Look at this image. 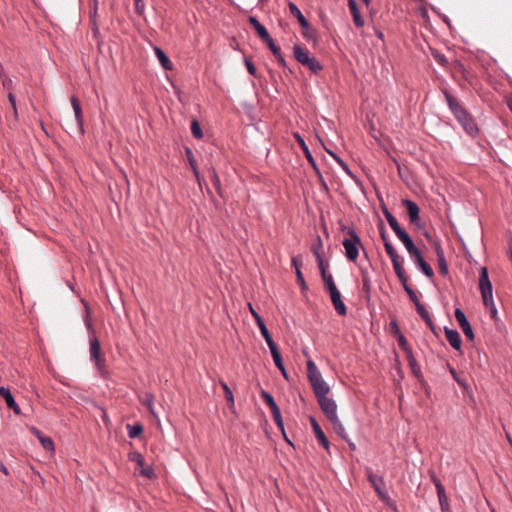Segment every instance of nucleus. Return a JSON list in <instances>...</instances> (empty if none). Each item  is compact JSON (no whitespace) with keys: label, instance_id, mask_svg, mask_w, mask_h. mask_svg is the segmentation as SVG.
Returning <instances> with one entry per match:
<instances>
[{"label":"nucleus","instance_id":"obj_20","mask_svg":"<svg viewBox=\"0 0 512 512\" xmlns=\"http://www.w3.org/2000/svg\"><path fill=\"white\" fill-rule=\"evenodd\" d=\"M251 26L255 29L257 35L266 42L268 39L271 38L270 34L268 33L266 27L260 23V21L255 16H250L248 19Z\"/></svg>","mask_w":512,"mask_h":512},{"label":"nucleus","instance_id":"obj_14","mask_svg":"<svg viewBox=\"0 0 512 512\" xmlns=\"http://www.w3.org/2000/svg\"><path fill=\"white\" fill-rule=\"evenodd\" d=\"M249 310L260 330L261 335L265 339L266 343H268L270 340H273L263 318L259 315V313L254 309L251 303L248 304Z\"/></svg>","mask_w":512,"mask_h":512},{"label":"nucleus","instance_id":"obj_53","mask_svg":"<svg viewBox=\"0 0 512 512\" xmlns=\"http://www.w3.org/2000/svg\"><path fill=\"white\" fill-rule=\"evenodd\" d=\"M430 478L433 484L436 487V490H438V487H444L441 480L436 476L434 472H430Z\"/></svg>","mask_w":512,"mask_h":512},{"label":"nucleus","instance_id":"obj_46","mask_svg":"<svg viewBox=\"0 0 512 512\" xmlns=\"http://www.w3.org/2000/svg\"><path fill=\"white\" fill-rule=\"evenodd\" d=\"M143 404L147 407L151 414L155 415L154 397L152 394H146L145 399L143 400Z\"/></svg>","mask_w":512,"mask_h":512},{"label":"nucleus","instance_id":"obj_41","mask_svg":"<svg viewBox=\"0 0 512 512\" xmlns=\"http://www.w3.org/2000/svg\"><path fill=\"white\" fill-rule=\"evenodd\" d=\"M191 133L196 139H201L203 137L201 126L197 120H193L191 122Z\"/></svg>","mask_w":512,"mask_h":512},{"label":"nucleus","instance_id":"obj_51","mask_svg":"<svg viewBox=\"0 0 512 512\" xmlns=\"http://www.w3.org/2000/svg\"><path fill=\"white\" fill-rule=\"evenodd\" d=\"M244 62H245V66H246L247 71L249 72V74H251L253 76H256L257 70H256V67L254 66V64L250 60H248L247 58L244 59Z\"/></svg>","mask_w":512,"mask_h":512},{"label":"nucleus","instance_id":"obj_25","mask_svg":"<svg viewBox=\"0 0 512 512\" xmlns=\"http://www.w3.org/2000/svg\"><path fill=\"white\" fill-rule=\"evenodd\" d=\"M155 56L164 70H172L173 65L166 53L159 47L153 48Z\"/></svg>","mask_w":512,"mask_h":512},{"label":"nucleus","instance_id":"obj_40","mask_svg":"<svg viewBox=\"0 0 512 512\" xmlns=\"http://www.w3.org/2000/svg\"><path fill=\"white\" fill-rule=\"evenodd\" d=\"M128 435L130 438H136L143 432V427L140 424L128 425Z\"/></svg>","mask_w":512,"mask_h":512},{"label":"nucleus","instance_id":"obj_43","mask_svg":"<svg viewBox=\"0 0 512 512\" xmlns=\"http://www.w3.org/2000/svg\"><path fill=\"white\" fill-rule=\"evenodd\" d=\"M362 289L363 291L365 292L366 294V297L367 298H370V294H371V281H370V278L367 274H363L362 276Z\"/></svg>","mask_w":512,"mask_h":512},{"label":"nucleus","instance_id":"obj_49","mask_svg":"<svg viewBox=\"0 0 512 512\" xmlns=\"http://www.w3.org/2000/svg\"><path fill=\"white\" fill-rule=\"evenodd\" d=\"M380 235H381V239H382L383 244H384L385 251H386V253L388 254V250H389L390 248H392V249H395V248H394V246L392 245V243L389 241V239H388V237H387V235H386V232H385L384 228H382V229H381V231H380Z\"/></svg>","mask_w":512,"mask_h":512},{"label":"nucleus","instance_id":"obj_62","mask_svg":"<svg viewBox=\"0 0 512 512\" xmlns=\"http://www.w3.org/2000/svg\"><path fill=\"white\" fill-rule=\"evenodd\" d=\"M0 471L2 473H4L5 475H9V471H8L7 467L3 463H0Z\"/></svg>","mask_w":512,"mask_h":512},{"label":"nucleus","instance_id":"obj_4","mask_svg":"<svg viewBox=\"0 0 512 512\" xmlns=\"http://www.w3.org/2000/svg\"><path fill=\"white\" fill-rule=\"evenodd\" d=\"M293 54L300 64L306 66L314 74H318L323 69V65L316 58L311 57L308 50L302 48L299 44L293 46Z\"/></svg>","mask_w":512,"mask_h":512},{"label":"nucleus","instance_id":"obj_29","mask_svg":"<svg viewBox=\"0 0 512 512\" xmlns=\"http://www.w3.org/2000/svg\"><path fill=\"white\" fill-rule=\"evenodd\" d=\"M348 4H349V8H350L352 17H353L354 24L357 27H363L364 26V20L361 17L360 11H359V9L357 7V4H356L355 0H349Z\"/></svg>","mask_w":512,"mask_h":512},{"label":"nucleus","instance_id":"obj_13","mask_svg":"<svg viewBox=\"0 0 512 512\" xmlns=\"http://www.w3.org/2000/svg\"><path fill=\"white\" fill-rule=\"evenodd\" d=\"M367 477L372 485V487L375 489L377 494L380 498L385 499L388 497L386 491L384 490V479L382 476H379L377 474H374L371 469H367Z\"/></svg>","mask_w":512,"mask_h":512},{"label":"nucleus","instance_id":"obj_11","mask_svg":"<svg viewBox=\"0 0 512 512\" xmlns=\"http://www.w3.org/2000/svg\"><path fill=\"white\" fill-rule=\"evenodd\" d=\"M129 460L135 462L141 469L140 474L151 479L155 476L154 469L152 466L144 465V458L139 452H132L129 454Z\"/></svg>","mask_w":512,"mask_h":512},{"label":"nucleus","instance_id":"obj_1","mask_svg":"<svg viewBox=\"0 0 512 512\" xmlns=\"http://www.w3.org/2000/svg\"><path fill=\"white\" fill-rule=\"evenodd\" d=\"M443 94L451 113L464 131L472 137L478 135L479 129L471 114L448 91H443Z\"/></svg>","mask_w":512,"mask_h":512},{"label":"nucleus","instance_id":"obj_58","mask_svg":"<svg viewBox=\"0 0 512 512\" xmlns=\"http://www.w3.org/2000/svg\"><path fill=\"white\" fill-rule=\"evenodd\" d=\"M434 58L441 65H444L447 62L446 57L444 55H441V54H434Z\"/></svg>","mask_w":512,"mask_h":512},{"label":"nucleus","instance_id":"obj_42","mask_svg":"<svg viewBox=\"0 0 512 512\" xmlns=\"http://www.w3.org/2000/svg\"><path fill=\"white\" fill-rule=\"evenodd\" d=\"M415 308L417 310V313L421 316V318L426 321V320H429V318H431L430 316V313L428 312V310L425 308V306L423 304H421V302L419 303H416L415 304Z\"/></svg>","mask_w":512,"mask_h":512},{"label":"nucleus","instance_id":"obj_16","mask_svg":"<svg viewBox=\"0 0 512 512\" xmlns=\"http://www.w3.org/2000/svg\"><path fill=\"white\" fill-rule=\"evenodd\" d=\"M293 137L295 138V140L297 141V143L300 145L301 149L303 150V153L307 159V161L309 162V164L312 166L313 170H317V163L308 147V145L306 144L304 138L298 133V132H294L293 133Z\"/></svg>","mask_w":512,"mask_h":512},{"label":"nucleus","instance_id":"obj_21","mask_svg":"<svg viewBox=\"0 0 512 512\" xmlns=\"http://www.w3.org/2000/svg\"><path fill=\"white\" fill-rule=\"evenodd\" d=\"M311 426L318 442L323 446L325 450L328 451L330 447L329 441L326 435L324 434L322 428L314 418H311Z\"/></svg>","mask_w":512,"mask_h":512},{"label":"nucleus","instance_id":"obj_22","mask_svg":"<svg viewBox=\"0 0 512 512\" xmlns=\"http://www.w3.org/2000/svg\"><path fill=\"white\" fill-rule=\"evenodd\" d=\"M0 396L4 398L7 407L12 409L15 414H21V409L19 405L16 403L14 396L12 395L11 391L8 388L0 390Z\"/></svg>","mask_w":512,"mask_h":512},{"label":"nucleus","instance_id":"obj_59","mask_svg":"<svg viewBox=\"0 0 512 512\" xmlns=\"http://www.w3.org/2000/svg\"><path fill=\"white\" fill-rule=\"evenodd\" d=\"M426 324L428 325V327L430 328L431 332L435 335H437V330H436V327L432 321V318H429V320H426L425 321Z\"/></svg>","mask_w":512,"mask_h":512},{"label":"nucleus","instance_id":"obj_24","mask_svg":"<svg viewBox=\"0 0 512 512\" xmlns=\"http://www.w3.org/2000/svg\"><path fill=\"white\" fill-rule=\"evenodd\" d=\"M267 46L269 47V49L271 50V52L273 53V55L275 56V58L277 59L279 65L283 68H286L287 67V62L281 52V49L279 46H277L274 42V40L272 39V37L270 39H268L266 42Z\"/></svg>","mask_w":512,"mask_h":512},{"label":"nucleus","instance_id":"obj_39","mask_svg":"<svg viewBox=\"0 0 512 512\" xmlns=\"http://www.w3.org/2000/svg\"><path fill=\"white\" fill-rule=\"evenodd\" d=\"M406 359H407L409 366L411 367L413 373L415 375H418L420 373V369H419L417 360L414 357L413 351H411L410 354H406Z\"/></svg>","mask_w":512,"mask_h":512},{"label":"nucleus","instance_id":"obj_12","mask_svg":"<svg viewBox=\"0 0 512 512\" xmlns=\"http://www.w3.org/2000/svg\"><path fill=\"white\" fill-rule=\"evenodd\" d=\"M411 260L418 267V269L428 278H432L434 276V271L431 266L425 261L420 250L416 251L412 255H410Z\"/></svg>","mask_w":512,"mask_h":512},{"label":"nucleus","instance_id":"obj_18","mask_svg":"<svg viewBox=\"0 0 512 512\" xmlns=\"http://www.w3.org/2000/svg\"><path fill=\"white\" fill-rule=\"evenodd\" d=\"M444 333L451 347L459 351L461 349L462 344L459 332L456 329H450L447 326H445Z\"/></svg>","mask_w":512,"mask_h":512},{"label":"nucleus","instance_id":"obj_60","mask_svg":"<svg viewBox=\"0 0 512 512\" xmlns=\"http://www.w3.org/2000/svg\"><path fill=\"white\" fill-rule=\"evenodd\" d=\"M426 324L428 325V327L430 328L431 332L435 335H437V330H436V327L432 321V318H429V320H426L425 321Z\"/></svg>","mask_w":512,"mask_h":512},{"label":"nucleus","instance_id":"obj_6","mask_svg":"<svg viewBox=\"0 0 512 512\" xmlns=\"http://www.w3.org/2000/svg\"><path fill=\"white\" fill-rule=\"evenodd\" d=\"M307 375L313 388L314 394L323 392L325 390H330V387L324 381L321 372L312 360L307 362Z\"/></svg>","mask_w":512,"mask_h":512},{"label":"nucleus","instance_id":"obj_28","mask_svg":"<svg viewBox=\"0 0 512 512\" xmlns=\"http://www.w3.org/2000/svg\"><path fill=\"white\" fill-rule=\"evenodd\" d=\"M266 344L269 347V350H270V353H271V356H272L275 366L276 367L282 366V364H284L282 355H281L276 343L274 342V340H270Z\"/></svg>","mask_w":512,"mask_h":512},{"label":"nucleus","instance_id":"obj_27","mask_svg":"<svg viewBox=\"0 0 512 512\" xmlns=\"http://www.w3.org/2000/svg\"><path fill=\"white\" fill-rule=\"evenodd\" d=\"M383 213H384V216H385L388 224L390 225L391 229L394 231L396 236L400 235L402 232L405 231L404 229L401 228L397 219L394 217V215L391 212H389L388 209H384Z\"/></svg>","mask_w":512,"mask_h":512},{"label":"nucleus","instance_id":"obj_61","mask_svg":"<svg viewBox=\"0 0 512 512\" xmlns=\"http://www.w3.org/2000/svg\"><path fill=\"white\" fill-rule=\"evenodd\" d=\"M277 368L280 370V372H281V374L283 375V377H284L285 379H288V373H287V371H286V368H285L284 364H282V366L277 367Z\"/></svg>","mask_w":512,"mask_h":512},{"label":"nucleus","instance_id":"obj_2","mask_svg":"<svg viewBox=\"0 0 512 512\" xmlns=\"http://www.w3.org/2000/svg\"><path fill=\"white\" fill-rule=\"evenodd\" d=\"M85 306V314L83 317L84 324L89 332V354L90 360L94 363L96 369L103 374L106 371V360L101 353V346L98 338L96 337L94 328L91 322L90 309L86 302L82 301Z\"/></svg>","mask_w":512,"mask_h":512},{"label":"nucleus","instance_id":"obj_64","mask_svg":"<svg viewBox=\"0 0 512 512\" xmlns=\"http://www.w3.org/2000/svg\"><path fill=\"white\" fill-rule=\"evenodd\" d=\"M390 325H391V327H392V329H393V332L396 334V326H399V325L397 324V322H396V321H392V322L390 323Z\"/></svg>","mask_w":512,"mask_h":512},{"label":"nucleus","instance_id":"obj_17","mask_svg":"<svg viewBox=\"0 0 512 512\" xmlns=\"http://www.w3.org/2000/svg\"><path fill=\"white\" fill-rule=\"evenodd\" d=\"M30 432L37 437V439L39 440V442L41 443L42 447L46 450V451H49V452H53L55 447H54V442L53 440L48 437V436H45L39 429H37L36 427L34 426H31L29 428Z\"/></svg>","mask_w":512,"mask_h":512},{"label":"nucleus","instance_id":"obj_48","mask_svg":"<svg viewBox=\"0 0 512 512\" xmlns=\"http://www.w3.org/2000/svg\"><path fill=\"white\" fill-rule=\"evenodd\" d=\"M403 288H404L405 292L408 294L410 300L414 303V305L416 303L420 302L415 291L408 284H405V286H403Z\"/></svg>","mask_w":512,"mask_h":512},{"label":"nucleus","instance_id":"obj_5","mask_svg":"<svg viewBox=\"0 0 512 512\" xmlns=\"http://www.w3.org/2000/svg\"><path fill=\"white\" fill-rule=\"evenodd\" d=\"M347 233L349 237L344 238L342 241V245L345 250V256L348 260L355 262L359 256V248L362 247V242L354 229H348Z\"/></svg>","mask_w":512,"mask_h":512},{"label":"nucleus","instance_id":"obj_44","mask_svg":"<svg viewBox=\"0 0 512 512\" xmlns=\"http://www.w3.org/2000/svg\"><path fill=\"white\" fill-rule=\"evenodd\" d=\"M323 244H322V240L321 238L318 236L317 237V243H315L313 246H312V252L315 256V258H320L322 257V253H323Z\"/></svg>","mask_w":512,"mask_h":512},{"label":"nucleus","instance_id":"obj_54","mask_svg":"<svg viewBox=\"0 0 512 512\" xmlns=\"http://www.w3.org/2000/svg\"><path fill=\"white\" fill-rule=\"evenodd\" d=\"M450 374L459 385L465 386V382L458 376V373L454 368H450Z\"/></svg>","mask_w":512,"mask_h":512},{"label":"nucleus","instance_id":"obj_19","mask_svg":"<svg viewBox=\"0 0 512 512\" xmlns=\"http://www.w3.org/2000/svg\"><path fill=\"white\" fill-rule=\"evenodd\" d=\"M330 298L333 304L334 309L336 312L341 315L345 316L347 314V307L345 303L342 301L341 293L339 290L330 292Z\"/></svg>","mask_w":512,"mask_h":512},{"label":"nucleus","instance_id":"obj_35","mask_svg":"<svg viewBox=\"0 0 512 512\" xmlns=\"http://www.w3.org/2000/svg\"><path fill=\"white\" fill-rule=\"evenodd\" d=\"M185 152H186V156H187L189 165L192 168L195 177L197 178V180H199V170H198L197 162L194 158V155L190 148H186Z\"/></svg>","mask_w":512,"mask_h":512},{"label":"nucleus","instance_id":"obj_7","mask_svg":"<svg viewBox=\"0 0 512 512\" xmlns=\"http://www.w3.org/2000/svg\"><path fill=\"white\" fill-rule=\"evenodd\" d=\"M330 390H325L323 392H319L315 394L317 401L324 412V414L327 416V418L333 419L334 417H338L337 415V404L334 399L329 398L327 394Z\"/></svg>","mask_w":512,"mask_h":512},{"label":"nucleus","instance_id":"obj_55","mask_svg":"<svg viewBox=\"0 0 512 512\" xmlns=\"http://www.w3.org/2000/svg\"><path fill=\"white\" fill-rule=\"evenodd\" d=\"M319 270L321 272V276L327 275L326 273V265L324 264L323 257L316 258Z\"/></svg>","mask_w":512,"mask_h":512},{"label":"nucleus","instance_id":"obj_15","mask_svg":"<svg viewBox=\"0 0 512 512\" xmlns=\"http://www.w3.org/2000/svg\"><path fill=\"white\" fill-rule=\"evenodd\" d=\"M403 204L407 209V213H408L409 220H410L411 224H413L417 227H420L421 226L420 215H419L420 209H419V206L417 205V203H415L412 200H404Z\"/></svg>","mask_w":512,"mask_h":512},{"label":"nucleus","instance_id":"obj_38","mask_svg":"<svg viewBox=\"0 0 512 512\" xmlns=\"http://www.w3.org/2000/svg\"><path fill=\"white\" fill-rule=\"evenodd\" d=\"M322 279H323L325 287L329 293L338 290L332 275H330V274L324 275V276H322Z\"/></svg>","mask_w":512,"mask_h":512},{"label":"nucleus","instance_id":"obj_36","mask_svg":"<svg viewBox=\"0 0 512 512\" xmlns=\"http://www.w3.org/2000/svg\"><path fill=\"white\" fill-rule=\"evenodd\" d=\"M271 413H272V416H273V419H274L275 424H276V425H277V427H278V428L283 432V434H285L284 422H283V419H282V415H281V411H280V409L275 410V411H273V412H271ZM284 436H286V435H284ZM285 439H286V441H287L288 443H290V444H291V442L288 440V438H287V437H285Z\"/></svg>","mask_w":512,"mask_h":512},{"label":"nucleus","instance_id":"obj_9","mask_svg":"<svg viewBox=\"0 0 512 512\" xmlns=\"http://www.w3.org/2000/svg\"><path fill=\"white\" fill-rule=\"evenodd\" d=\"M288 8H289L290 13L294 17L297 18L299 24L304 29L303 36L306 39H311L312 36L309 33L310 24H309L308 20L305 18V16L303 15V13L301 12V10L298 8V6L294 2H289L288 3Z\"/></svg>","mask_w":512,"mask_h":512},{"label":"nucleus","instance_id":"obj_56","mask_svg":"<svg viewBox=\"0 0 512 512\" xmlns=\"http://www.w3.org/2000/svg\"><path fill=\"white\" fill-rule=\"evenodd\" d=\"M291 263H292V266L295 269V274H296L297 273V268H300V266H301V259H300V257H298V256L292 257Z\"/></svg>","mask_w":512,"mask_h":512},{"label":"nucleus","instance_id":"obj_37","mask_svg":"<svg viewBox=\"0 0 512 512\" xmlns=\"http://www.w3.org/2000/svg\"><path fill=\"white\" fill-rule=\"evenodd\" d=\"M220 386L222 387V389L224 391L225 398H226L229 406L230 407L234 406V395H233V392L230 389V387L224 381H220Z\"/></svg>","mask_w":512,"mask_h":512},{"label":"nucleus","instance_id":"obj_31","mask_svg":"<svg viewBox=\"0 0 512 512\" xmlns=\"http://www.w3.org/2000/svg\"><path fill=\"white\" fill-rule=\"evenodd\" d=\"M396 336H397V341H398L399 347L402 349V351L405 353V355L410 354L412 349L408 345V341H407L406 337L403 335V333L401 332L399 326H396Z\"/></svg>","mask_w":512,"mask_h":512},{"label":"nucleus","instance_id":"obj_10","mask_svg":"<svg viewBox=\"0 0 512 512\" xmlns=\"http://www.w3.org/2000/svg\"><path fill=\"white\" fill-rule=\"evenodd\" d=\"M454 314H455V318L458 321L460 328L462 329L464 335L470 341H473L474 340V332H473L472 326L469 323L465 313L460 308H456Z\"/></svg>","mask_w":512,"mask_h":512},{"label":"nucleus","instance_id":"obj_23","mask_svg":"<svg viewBox=\"0 0 512 512\" xmlns=\"http://www.w3.org/2000/svg\"><path fill=\"white\" fill-rule=\"evenodd\" d=\"M70 102H71V106H72L73 111H74L75 120L77 122V125H78V127L80 129L81 134H83L84 133V129H83V115H82V108L80 106L79 100L77 99V97L72 96L70 98Z\"/></svg>","mask_w":512,"mask_h":512},{"label":"nucleus","instance_id":"obj_3","mask_svg":"<svg viewBox=\"0 0 512 512\" xmlns=\"http://www.w3.org/2000/svg\"><path fill=\"white\" fill-rule=\"evenodd\" d=\"M479 288L484 306L489 309L491 318L496 320L498 311L494 303L492 283L489 279L488 270L486 267L480 268Z\"/></svg>","mask_w":512,"mask_h":512},{"label":"nucleus","instance_id":"obj_57","mask_svg":"<svg viewBox=\"0 0 512 512\" xmlns=\"http://www.w3.org/2000/svg\"><path fill=\"white\" fill-rule=\"evenodd\" d=\"M8 100L15 112V114L17 113V109H16V99H15V96L12 94V93H9L8 94Z\"/></svg>","mask_w":512,"mask_h":512},{"label":"nucleus","instance_id":"obj_32","mask_svg":"<svg viewBox=\"0 0 512 512\" xmlns=\"http://www.w3.org/2000/svg\"><path fill=\"white\" fill-rule=\"evenodd\" d=\"M437 496H438V500H439V504H440L441 510L443 512L448 511L449 503H448V497H447V494H446V491H445L444 487H438Z\"/></svg>","mask_w":512,"mask_h":512},{"label":"nucleus","instance_id":"obj_30","mask_svg":"<svg viewBox=\"0 0 512 512\" xmlns=\"http://www.w3.org/2000/svg\"><path fill=\"white\" fill-rule=\"evenodd\" d=\"M333 426V429L335 432L345 441H348V434L340 421L339 417H334L333 419L329 420Z\"/></svg>","mask_w":512,"mask_h":512},{"label":"nucleus","instance_id":"obj_34","mask_svg":"<svg viewBox=\"0 0 512 512\" xmlns=\"http://www.w3.org/2000/svg\"><path fill=\"white\" fill-rule=\"evenodd\" d=\"M327 153L331 155L335 161L342 167V169L352 178H355V175L352 173L350 168L348 167L347 163L344 162L336 153L333 151L326 149Z\"/></svg>","mask_w":512,"mask_h":512},{"label":"nucleus","instance_id":"obj_45","mask_svg":"<svg viewBox=\"0 0 512 512\" xmlns=\"http://www.w3.org/2000/svg\"><path fill=\"white\" fill-rule=\"evenodd\" d=\"M210 178L213 186L215 187L218 194H221V181L215 170L210 173Z\"/></svg>","mask_w":512,"mask_h":512},{"label":"nucleus","instance_id":"obj_63","mask_svg":"<svg viewBox=\"0 0 512 512\" xmlns=\"http://www.w3.org/2000/svg\"><path fill=\"white\" fill-rule=\"evenodd\" d=\"M348 443V446L351 450H355L356 449V445L355 443H353L349 438H348V441H346Z\"/></svg>","mask_w":512,"mask_h":512},{"label":"nucleus","instance_id":"obj_26","mask_svg":"<svg viewBox=\"0 0 512 512\" xmlns=\"http://www.w3.org/2000/svg\"><path fill=\"white\" fill-rule=\"evenodd\" d=\"M398 239L403 243L404 247L406 248L409 256L418 251L419 249L414 244L412 238L410 235L404 231L400 235L397 236Z\"/></svg>","mask_w":512,"mask_h":512},{"label":"nucleus","instance_id":"obj_33","mask_svg":"<svg viewBox=\"0 0 512 512\" xmlns=\"http://www.w3.org/2000/svg\"><path fill=\"white\" fill-rule=\"evenodd\" d=\"M260 396L263 399V401L269 406L271 412L280 409L277 403L275 402L274 397L268 391H261Z\"/></svg>","mask_w":512,"mask_h":512},{"label":"nucleus","instance_id":"obj_50","mask_svg":"<svg viewBox=\"0 0 512 512\" xmlns=\"http://www.w3.org/2000/svg\"><path fill=\"white\" fill-rule=\"evenodd\" d=\"M438 258H439V268L442 275H446L448 273V265L446 263V260L443 256V254L438 252Z\"/></svg>","mask_w":512,"mask_h":512},{"label":"nucleus","instance_id":"obj_52","mask_svg":"<svg viewBox=\"0 0 512 512\" xmlns=\"http://www.w3.org/2000/svg\"><path fill=\"white\" fill-rule=\"evenodd\" d=\"M135 2V10L139 15H142L145 10V3L143 0H134Z\"/></svg>","mask_w":512,"mask_h":512},{"label":"nucleus","instance_id":"obj_8","mask_svg":"<svg viewBox=\"0 0 512 512\" xmlns=\"http://www.w3.org/2000/svg\"><path fill=\"white\" fill-rule=\"evenodd\" d=\"M388 256L391 259L394 271L402 286H405V284H408V277L403 268L404 258L397 253L396 249L392 248L388 250Z\"/></svg>","mask_w":512,"mask_h":512},{"label":"nucleus","instance_id":"obj_47","mask_svg":"<svg viewBox=\"0 0 512 512\" xmlns=\"http://www.w3.org/2000/svg\"><path fill=\"white\" fill-rule=\"evenodd\" d=\"M297 283L299 284L302 291H305L308 289V286L306 284V281L304 279L303 273L300 268H297L296 273Z\"/></svg>","mask_w":512,"mask_h":512}]
</instances>
